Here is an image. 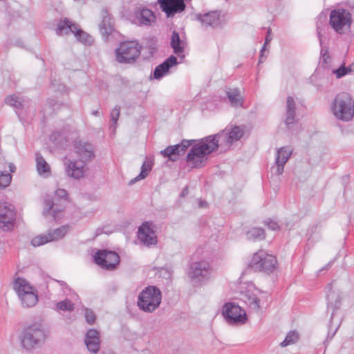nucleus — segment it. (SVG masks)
Returning a JSON list of instances; mask_svg holds the SVG:
<instances>
[{
    "label": "nucleus",
    "mask_w": 354,
    "mask_h": 354,
    "mask_svg": "<svg viewBox=\"0 0 354 354\" xmlns=\"http://www.w3.org/2000/svg\"><path fill=\"white\" fill-rule=\"evenodd\" d=\"M73 147L80 160H70L66 171L68 176L74 179H80L84 176L85 164L95 157L94 147L92 144L82 140H75Z\"/></svg>",
    "instance_id": "nucleus-1"
},
{
    "label": "nucleus",
    "mask_w": 354,
    "mask_h": 354,
    "mask_svg": "<svg viewBox=\"0 0 354 354\" xmlns=\"http://www.w3.org/2000/svg\"><path fill=\"white\" fill-rule=\"evenodd\" d=\"M217 149L214 140L209 136H207L199 143L192 146L187 155V162L192 168H201L206 165L208 155Z\"/></svg>",
    "instance_id": "nucleus-2"
},
{
    "label": "nucleus",
    "mask_w": 354,
    "mask_h": 354,
    "mask_svg": "<svg viewBox=\"0 0 354 354\" xmlns=\"http://www.w3.org/2000/svg\"><path fill=\"white\" fill-rule=\"evenodd\" d=\"M331 109L337 119L350 121L354 115V101L349 93H340L333 100Z\"/></svg>",
    "instance_id": "nucleus-3"
},
{
    "label": "nucleus",
    "mask_w": 354,
    "mask_h": 354,
    "mask_svg": "<svg viewBox=\"0 0 354 354\" xmlns=\"http://www.w3.org/2000/svg\"><path fill=\"white\" fill-rule=\"evenodd\" d=\"M161 300L162 294L160 289L153 286H149L140 292L137 305L145 313H153L159 308Z\"/></svg>",
    "instance_id": "nucleus-4"
},
{
    "label": "nucleus",
    "mask_w": 354,
    "mask_h": 354,
    "mask_svg": "<svg viewBox=\"0 0 354 354\" xmlns=\"http://www.w3.org/2000/svg\"><path fill=\"white\" fill-rule=\"evenodd\" d=\"M46 339V334L39 324H32L24 328L19 339L23 348L30 351L41 345Z\"/></svg>",
    "instance_id": "nucleus-5"
},
{
    "label": "nucleus",
    "mask_w": 354,
    "mask_h": 354,
    "mask_svg": "<svg viewBox=\"0 0 354 354\" xmlns=\"http://www.w3.org/2000/svg\"><path fill=\"white\" fill-rule=\"evenodd\" d=\"M244 134L243 127L236 125H228L225 129L215 135L209 136L217 145V149L221 147L228 149L234 142L239 140Z\"/></svg>",
    "instance_id": "nucleus-6"
},
{
    "label": "nucleus",
    "mask_w": 354,
    "mask_h": 354,
    "mask_svg": "<svg viewBox=\"0 0 354 354\" xmlns=\"http://www.w3.org/2000/svg\"><path fill=\"white\" fill-rule=\"evenodd\" d=\"M351 11L344 8L332 10L330 14V24L333 30L343 34L348 31L352 24V13H354V5L351 7Z\"/></svg>",
    "instance_id": "nucleus-7"
},
{
    "label": "nucleus",
    "mask_w": 354,
    "mask_h": 354,
    "mask_svg": "<svg viewBox=\"0 0 354 354\" xmlns=\"http://www.w3.org/2000/svg\"><path fill=\"white\" fill-rule=\"evenodd\" d=\"M249 266L254 271L270 274L276 270L277 261L272 254L267 253L265 250H259L253 254Z\"/></svg>",
    "instance_id": "nucleus-8"
},
{
    "label": "nucleus",
    "mask_w": 354,
    "mask_h": 354,
    "mask_svg": "<svg viewBox=\"0 0 354 354\" xmlns=\"http://www.w3.org/2000/svg\"><path fill=\"white\" fill-rule=\"evenodd\" d=\"M141 46L135 41L122 42L115 50L116 60L120 63L134 62L140 54Z\"/></svg>",
    "instance_id": "nucleus-9"
},
{
    "label": "nucleus",
    "mask_w": 354,
    "mask_h": 354,
    "mask_svg": "<svg viewBox=\"0 0 354 354\" xmlns=\"http://www.w3.org/2000/svg\"><path fill=\"white\" fill-rule=\"evenodd\" d=\"M70 32L75 35V37L79 41L84 44L91 45L93 43L92 37L86 32L82 30L77 24L72 23L67 18H65L64 20H61L56 29L57 35H67Z\"/></svg>",
    "instance_id": "nucleus-10"
},
{
    "label": "nucleus",
    "mask_w": 354,
    "mask_h": 354,
    "mask_svg": "<svg viewBox=\"0 0 354 354\" xmlns=\"http://www.w3.org/2000/svg\"><path fill=\"white\" fill-rule=\"evenodd\" d=\"M222 314L230 324H243L247 320L245 310L234 302L226 303L223 306Z\"/></svg>",
    "instance_id": "nucleus-11"
},
{
    "label": "nucleus",
    "mask_w": 354,
    "mask_h": 354,
    "mask_svg": "<svg viewBox=\"0 0 354 354\" xmlns=\"http://www.w3.org/2000/svg\"><path fill=\"white\" fill-rule=\"evenodd\" d=\"M95 263L102 268L113 270L120 263V257L113 251L102 250L97 251L94 257Z\"/></svg>",
    "instance_id": "nucleus-12"
},
{
    "label": "nucleus",
    "mask_w": 354,
    "mask_h": 354,
    "mask_svg": "<svg viewBox=\"0 0 354 354\" xmlns=\"http://www.w3.org/2000/svg\"><path fill=\"white\" fill-rule=\"evenodd\" d=\"M15 212L14 206L7 202H0V223L4 231H8L14 227Z\"/></svg>",
    "instance_id": "nucleus-13"
},
{
    "label": "nucleus",
    "mask_w": 354,
    "mask_h": 354,
    "mask_svg": "<svg viewBox=\"0 0 354 354\" xmlns=\"http://www.w3.org/2000/svg\"><path fill=\"white\" fill-rule=\"evenodd\" d=\"M138 238L144 245L149 247L157 243V236L153 223L146 221L138 227Z\"/></svg>",
    "instance_id": "nucleus-14"
},
{
    "label": "nucleus",
    "mask_w": 354,
    "mask_h": 354,
    "mask_svg": "<svg viewBox=\"0 0 354 354\" xmlns=\"http://www.w3.org/2000/svg\"><path fill=\"white\" fill-rule=\"evenodd\" d=\"M188 275L191 279L198 281L207 279L209 275V263L204 260L193 262L189 266Z\"/></svg>",
    "instance_id": "nucleus-15"
},
{
    "label": "nucleus",
    "mask_w": 354,
    "mask_h": 354,
    "mask_svg": "<svg viewBox=\"0 0 354 354\" xmlns=\"http://www.w3.org/2000/svg\"><path fill=\"white\" fill-rule=\"evenodd\" d=\"M193 140H183L180 144L171 145L160 151L164 158H169L172 161L178 160V156L184 154L187 149L192 145Z\"/></svg>",
    "instance_id": "nucleus-16"
},
{
    "label": "nucleus",
    "mask_w": 354,
    "mask_h": 354,
    "mask_svg": "<svg viewBox=\"0 0 354 354\" xmlns=\"http://www.w3.org/2000/svg\"><path fill=\"white\" fill-rule=\"evenodd\" d=\"M193 140H183L180 144L171 145L160 151L164 158H169L172 161L178 160V156L184 154L187 149L192 145Z\"/></svg>",
    "instance_id": "nucleus-17"
},
{
    "label": "nucleus",
    "mask_w": 354,
    "mask_h": 354,
    "mask_svg": "<svg viewBox=\"0 0 354 354\" xmlns=\"http://www.w3.org/2000/svg\"><path fill=\"white\" fill-rule=\"evenodd\" d=\"M328 289L327 292V310H331L330 322L334 318L335 311L340 308L342 295L339 290L334 288L332 283L328 285Z\"/></svg>",
    "instance_id": "nucleus-18"
},
{
    "label": "nucleus",
    "mask_w": 354,
    "mask_h": 354,
    "mask_svg": "<svg viewBox=\"0 0 354 354\" xmlns=\"http://www.w3.org/2000/svg\"><path fill=\"white\" fill-rule=\"evenodd\" d=\"M160 6L168 17L183 12L185 8L184 0H158Z\"/></svg>",
    "instance_id": "nucleus-19"
},
{
    "label": "nucleus",
    "mask_w": 354,
    "mask_h": 354,
    "mask_svg": "<svg viewBox=\"0 0 354 354\" xmlns=\"http://www.w3.org/2000/svg\"><path fill=\"white\" fill-rule=\"evenodd\" d=\"M84 342L87 349L92 354H97L100 349V334L96 329H89L86 334Z\"/></svg>",
    "instance_id": "nucleus-20"
},
{
    "label": "nucleus",
    "mask_w": 354,
    "mask_h": 354,
    "mask_svg": "<svg viewBox=\"0 0 354 354\" xmlns=\"http://www.w3.org/2000/svg\"><path fill=\"white\" fill-rule=\"evenodd\" d=\"M291 154L292 150L288 147H283L277 149L275 159L276 174H282L284 165L289 160Z\"/></svg>",
    "instance_id": "nucleus-21"
},
{
    "label": "nucleus",
    "mask_w": 354,
    "mask_h": 354,
    "mask_svg": "<svg viewBox=\"0 0 354 354\" xmlns=\"http://www.w3.org/2000/svg\"><path fill=\"white\" fill-rule=\"evenodd\" d=\"M196 19L205 28H216L221 24L220 15L217 11H212L205 14H198Z\"/></svg>",
    "instance_id": "nucleus-22"
},
{
    "label": "nucleus",
    "mask_w": 354,
    "mask_h": 354,
    "mask_svg": "<svg viewBox=\"0 0 354 354\" xmlns=\"http://www.w3.org/2000/svg\"><path fill=\"white\" fill-rule=\"evenodd\" d=\"M136 22L140 26H149L156 21V16L153 12L148 8H139L135 12Z\"/></svg>",
    "instance_id": "nucleus-23"
},
{
    "label": "nucleus",
    "mask_w": 354,
    "mask_h": 354,
    "mask_svg": "<svg viewBox=\"0 0 354 354\" xmlns=\"http://www.w3.org/2000/svg\"><path fill=\"white\" fill-rule=\"evenodd\" d=\"M178 64L177 58L171 55L169 57L166 59L162 64L157 66L153 71V78L159 80L165 75L170 68L176 66Z\"/></svg>",
    "instance_id": "nucleus-24"
},
{
    "label": "nucleus",
    "mask_w": 354,
    "mask_h": 354,
    "mask_svg": "<svg viewBox=\"0 0 354 354\" xmlns=\"http://www.w3.org/2000/svg\"><path fill=\"white\" fill-rule=\"evenodd\" d=\"M43 214L48 217L51 216L54 220L57 218V213L61 212L62 208L50 196H46L44 199Z\"/></svg>",
    "instance_id": "nucleus-25"
},
{
    "label": "nucleus",
    "mask_w": 354,
    "mask_h": 354,
    "mask_svg": "<svg viewBox=\"0 0 354 354\" xmlns=\"http://www.w3.org/2000/svg\"><path fill=\"white\" fill-rule=\"evenodd\" d=\"M154 165V158L152 156L146 157L142 166L141 171L138 176L132 179L130 181V184L132 185L137 181L145 179L150 173L152 169V167Z\"/></svg>",
    "instance_id": "nucleus-26"
},
{
    "label": "nucleus",
    "mask_w": 354,
    "mask_h": 354,
    "mask_svg": "<svg viewBox=\"0 0 354 354\" xmlns=\"http://www.w3.org/2000/svg\"><path fill=\"white\" fill-rule=\"evenodd\" d=\"M102 19L100 24V30L102 36L107 37L113 30L111 18L107 10H102Z\"/></svg>",
    "instance_id": "nucleus-27"
},
{
    "label": "nucleus",
    "mask_w": 354,
    "mask_h": 354,
    "mask_svg": "<svg viewBox=\"0 0 354 354\" xmlns=\"http://www.w3.org/2000/svg\"><path fill=\"white\" fill-rule=\"evenodd\" d=\"M13 288L17 292L18 297H20L26 292L35 290L30 283L24 278L18 277L13 283Z\"/></svg>",
    "instance_id": "nucleus-28"
},
{
    "label": "nucleus",
    "mask_w": 354,
    "mask_h": 354,
    "mask_svg": "<svg viewBox=\"0 0 354 354\" xmlns=\"http://www.w3.org/2000/svg\"><path fill=\"white\" fill-rule=\"evenodd\" d=\"M295 102L294 99L289 96L286 100V124L288 128H290V125L293 124L295 121Z\"/></svg>",
    "instance_id": "nucleus-29"
},
{
    "label": "nucleus",
    "mask_w": 354,
    "mask_h": 354,
    "mask_svg": "<svg viewBox=\"0 0 354 354\" xmlns=\"http://www.w3.org/2000/svg\"><path fill=\"white\" fill-rule=\"evenodd\" d=\"M317 35L320 46L323 44V37L327 33L329 26L327 24V19L325 16H320L316 22Z\"/></svg>",
    "instance_id": "nucleus-30"
},
{
    "label": "nucleus",
    "mask_w": 354,
    "mask_h": 354,
    "mask_svg": "<svg viewBox=\"0 0 354 354\" xmlns=\"http://www.w3.org/2000/svg\"><path fill=\"white\" fill-rule=\"evenodd\" d=\"M24 307L30 308L34 306L38 301L37 292L35 290L26 292L19 297Z\"/></svg>",
    "instance_id": "nucleus-31"
},
{
    "label": "nucleus",
    "mask_w": 354,
    "mask_h": 354,
    "mask_svg": "<svg viewBox=\"0 0 354 354\" xmlns=\"http://www.w3.org/2000/svg\"><path fill=\"white\" fill-rule=\"evenodd\" d=\"M170 44L176 54L180 55L183 53L185 44L180 39L179 34L175 30L172 32Z\"/></svg>",
    "instance_id": "nucleus-32"
},
{
    "label": "nucleus",
    "mask_w": 354,
    "mask_h": 354,
    "mask_svg": "<svg viewBox=\"0 0 354 354\" xmlns=\"http://www.w3.org/2000/svg\"><path fill=\"white\" fill-rule=\"evenodd\" d=\"M230 104L233 106H242L243 98L241 96L240 91L238 88H230L226 91Z\"/></svg>",
    "instance_id": "nucleus-33"
},
{
    "label": "nucleus",
    "mask_w": 354,
    "mask_h": 354,
    "mask_svg": "<svg viewBox=\"0 0 354 354\" xmlns=\"http://www.w3.org/2000/svg\"><path fill=\"white\" fill-rule=\"evenodd\" d=\"M243 297V301L252 310L258 312L260 310V299L255 295L247 292Z\"/></svg>",
    "instance_id": "nucleus-34"
},
{
    "label": "nucleus",
    "mask_w": 354,
    "mask_h": 354,
    "mask_svg": "<svg viewBox=\"0 0 354 354\" xmlns=\"http://www.w3.org/2000/svg\"><path fill=\"white\" fill-rule=\"evenodd\" d=\"M37 169L39 175L48 176L50 174V168L44 158L39 153L36 154Z\"/></svg>",
    "instance_id": "nucleus-35"
},
{
    "label": "nucleus",
    "mask_w": 354,
    "mask_h": 354,
    "mask_svg": "<svg viewBox=\"0 0 354 354\" xmlns=\"http://www.w3.org/2000/svg\"><path fill=\"white\" fill-rule=\"evenodd\" d=\"M246 237L250 241L263 240L266 237L265 231L261 227H252L246 232Z\"/></svg>",
    "instance_id": "nucleus-36"
},
{
    "label": "nucleus",
    "mask_w": 354,
    "mask_h": 354,
    "mask_svg": "<svg viewBox=\"0 0 354 354\" xmlns=\"http://www.w3.org/2000/svg\"><path fill=\"white\" fill-rule=\"evenodd\" d=\"M68 231V227L67 225H63L53 232H49L50 239L51 241L61 239L67 234Z\"/></svg>",
    "instance_id": "nucleus-37"
},
{
    "label": "nucleus",
    "mask_w": 354,
    "mask_h": 354,
    "mask_svg": "<svg viewBox=\"0 0 354 354\" xmlns=\"http://www.w3.org/2000/svg\"><path fill=\"white\" fill-rule=\"evenodd\" d=\"M299 339V334L296 331H290L285 339L280 344L281 347H286L288 345L296 343Z\"/></svg>",
    "instance_id": "nucleus-38"
},
{
    "label": "nucleus",
    "mask_w": 354,
    "mask_h": 354,
    "mask_svg": "<svg viewBox=\"0 0 354 354\" xmlns=\"http://www.w3.org/2000/svg\"><path fill=\"white\" fill-rule=\"evenodd\" d=\"M50 241H51V240L50 239L49 233H48V234H40L35 236L32 239L31 244L34 247H38Z\"/></svg>",
    "instance_id": "nucleus-39"
},
{
    "label": "nucleus",
    "mask_w": 354,
    "mask_h": 354,
    "mask_svg": "<svg viewBox=\"0 0 354 354\" xmlns=\"http://www.w3.org/2000/svg\"><path fill=\"white\" fill-rule=\"evenodd\" d=\"M57 310L63 311H73L75 308L74 304L68 299L58 302L56 305Z\"/></svg>",
    "instance_id": "nucleus-40"
},
{
    "label": "nucleus",
    "mask_w": 354,
    "mask_h": 354,
    "mask_svg": "<svg viewBox=\"0 0 354 354\" xmlns=\"http://www.w3.org/2000/svg\"><path fill=\"white\" fill-rule=\"evenodd\" d=\"M12 180V176L6 172L0 171V188H6Z\"/></svg>",
    "instance_id": "nucleus-41"
},
{
    "label": "nucleus",
    "mask_w": 354,
    "mask_h": 354,
    "mask_svg": "<svg viewBox=\"0 0 354 354\" xmlns=\"http://www.w3.org/2000/svg\"><path fill=\"white\" fill-rule=\"evenodd\" d=\"M352 70L350 66H345L344 65L341 66L339 68L333 71V73L335 75L336 77L339 79L347 74L351 73Z\"/></svg>",
    "instance_id": "nucleus-42"
},
{
    "label": "nucleus",
    "mask_w": 354,
    "mask_h": 354,
    "mask_svg": "<svg viewBox=\"0 0 354 354\" xmlns=\"http://www.w3.org/2000/svg\"><path fill=\"white\" fill-rule=\"evenodd\" d=\"M6 102L7 104L14 106L16 109H21L22 104L19 101V97L15 95H10L6 98Z\"/></svg>",
    "instance_id": "nucleus-43"
},
{
    "label": "nucleus",
    "mask_w": 354,
    "mask_h": 354,
    "mask_svg": "<svg viewBox=\"0 0 354 354\" xmlns=\"http://www.w3.org/2000/svg\"><path fill=\"white\" fill-rule=\"evenodd\" d=\"M120 113V107L119 106H115L112 111L111 112V120L115 125L114 129L116 128L115 124L118 120Z\"/></svg>",
    "instance_id": "nucleus-44"
},
{
    "label": "nucleus",
    "mask_w": 354,
    "mask_h": 354,
    "mask_svg": "<svg viewBox=\"0 0 354 354\" xmlns=\"http://www.w3.org/2000/svg\"><path fill=\"white\" fill-rule=\"evenodd\" d=\"M272 39V38L271 37V29L269 28L268 29L267 34H266V36L265 43L263 44V46L262 49L261 50V55H260L259 62H262L263 53V51L265 50L266 46L268 45Z\"/></svg>",
    "instance_id": "nucleus-45"
},
{
    "label": "nucleus",
    "mask_w": 354,
    "mask_h": 354,
    "mask_svg": "<svg viewBox=\"0 0 354 354\" xmlns=\"http://www.w3.org/2000/svg\"><path fill=\"white\" fill-rule=\"evenodd\" d=\"M321 56L324 64H328L330 62V57L328 54V49L321 46Z\"/></svg>",
    "instance_id": "nucleus-46"
},
{
    "label": "nucleus",
    "mask_w": 354,
    "mask_h": 354,
    "mask_svg": "<svg viewBox=\"0 0 354 354\" xmlns=\"http://www.w3.org/2000/svg\"><path fill=\"white\" fill-rule=\"evenodd\" d=\"M85 319L89 324H93L95 321V315L92 310L86 309Z\"/></svg>",
    "instance_id": "nucleus-47"
},
{
    "label": "nucleus",
    "mask_w": 354,
    "mask_h": 354,
    "mask_svg": "<svg viewBox=\"0 0 354 354\" xmlns=\"http://www.w3.org/2000/svg\"><path fill=\"white\" fill-rule=\"evenodd\" d=\"M55 196H57V198H59L60 199L66 201L67 197H68V193H67L66 190H65L64 189H57L55 191Z\"/></svg>",
    "instance_id": "nucleus-48"
},
{
    "label": "nucleus",
    "mask_w": 354,
    "mask_h": 354,
    "mask_svg": "<svg viewBox=\"0 0 354 354\" xmlns=\"http://www.w3.org/2000/svg\"><path fill=\"white\" fill-rule=\"evenodd\" d=\"M265 224L268 227L269 229L272 230H277L279 228L278 223L271 219L265 221Z\"/></svg>",
    "instance_id": "nucleus-49"
},
{
    "label": "nucleus",
    "mask_w": 354,
    "mask_h": 354,
    "mask_svg": "<svg viewBox=\"0 0 354 354\" xmlns=\"http://www.w3.org/2000/svg\"><path fill=\"white\" fill-rule=\"evenodd\" d=\"M188 192H189L188 187L186 186L185 187L183 188V191L181 192L180 196L181 197L185 196L186 195L188 194Z\"/></svg>",
    "instance_id": "nucleus-50"
},
{
    "label": "nucleus",
    "mask_w": 354,
    "mask_h": 354,
    "mask_svg": "<svg viewBox=\"0 0 354 354\" xmlns=\"http://www.w3.org/2000/svg\"><path fill=\"white\" fill-rule=\"evenodd\" d=\"M337 328L338 327H337L332 333L329 330L328 334V338L329 337L330 339H332L333 337V336L335 335V333H336V331L337 330Z\"/></svg>",
    "instance_id": "nucleus-51"
},
{
    "label": "nucleus",
    "mask_w": 354,
    "mask_h": 354,
    "mask_svg": "<svg viewBox=\"0 0 354 354\" xmlns=\"http://www.w3.org/2000/svg\"><path fill=\"white\" fill-rule=\"evenodd\" d=\"M9 168L10 172H15L16 170V167L13 164H10Z\"/></svg>",
    "instance_id": "nucleus-52"
},
{
    "label": "nucleus",
    "mask_w": 354,
    "mask_h": 354,
    "mask_svg": "<svg viewBox=\"0 0 354 354\" xmlns=\"http://www.w3.org/2000/svg\"><path fill=\"white\" fill-rule=\"evenodd\" d=\"M91 113H92V115H95V116H97V115H99V111H98V110L93 111Z\"/></svg>",
    "instance_id": "nucleus-53"
},
{
    "label": "nucleus",
    "mask_w": 354,
    "mask_h": 354,
    "mask_svg": "<svg viewBox=\"0 0 354 354\" xmlns=\"http://www.w3.org/2000/svg\"><path fill=\"white\" fill-rule=\"evenodd\" d=\"M206 204L207 203L205 201H200V203H199L201 207H205V206H206Z\"/></svg>",
    "instance_id": "nucleus-54"
},
{
    "label": "nucleus",
    "mask_w": 354,
    "mask_h": 354,
    "mask_svg": "<svg viewBox=\"0 0 354 354\" xmlns=\"http://www.w3.org/2000/svg\"><path fill=\"white\" fill-rule=\"evenodd\" d=\"M59 283H60V284H61L62 286H63V285H66V283H65L64 281H59Z\"/></svg>",
    "instance_id": "nucleus-55"
}]
</instances>
